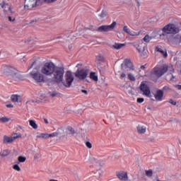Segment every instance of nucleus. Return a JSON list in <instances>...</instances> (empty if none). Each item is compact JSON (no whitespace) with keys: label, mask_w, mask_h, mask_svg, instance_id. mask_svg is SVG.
I'll return each mask as SVG.
<instances>
[{"label":"nucleus","mask_w":181,"mask_h":181,"mask_svg":"<svg viewBox=\"0 0 181 181\" xmlns=\"http://www.w3.org/2000/svg\"><path fill=\"white\" fill-rule=\"evenodd\" d=\"M18 128H20V129H22V127L21 126H18Z\"/></svg>","instance_id":"53"},{"label":"nucleus","mask_w":181,"mask_h":181,"mask_svg":"<svg viewBox=\"0 0 181 181\" xmlns=\"http://www.w3.org/2000/svg\"><path fill=\"white\" fill-rule=\"evenodd\" d=\"M141 57H143V59H146V57H148V51L147 50H141Z\"/></svg>","instance_id":"32"},{"label":"nucleus","mask_w":181,"mask_h":181,"mask_svg":"<svg viewBox=\"0 0 181 181\" xmlns=\"http://www.w3.org/2000/svg\"><path fill=\"white\" fill-rule=\"evenodd\" d=\"M139 88L141 91L143 92L144 95H146V97H148V98H151V100H153L152 99L153 95H151V89L149 88V86L146 85V83L142 82L140 85Z\"/></svg>","instance_id":"8"},{"label":"nucleus","mask_w":181,"mask_h":181,"mask_svg":"<svg viewBox=\"0 0 181 181\" xmlns=\"http://www.w3.org/2000/svg\"><path fill=\"white\" fill-rule=\"evenodd\" d=\"M0 6L4 9V12H11V6L5 3L4 1L0 0Z\"/></svg>","instance_id":"13"},{"label":"nucleus","mask_w":181,"mask_h":181,"mask_svg":"<svg viewBox=\"0 0 181 181\" xmlns=\"http://www.w3.org/2000/svg\"><path fill=\"white\" fill-rule=\"evenodd\" d=\"M44 2L46 4H53L54 2H56L57 0H43Z\"/></svg>","instance_id":"41"},{"label":"nucleus","mask_w":181,"mask_h":181,"mask_svg":"<svg viewBox=\"0 0 181 181\" xmlns=\"http://www.w3.org/2000/svg\"><path fill=\"white\" fill-rule=\"evenodd\" d=\"M25 161H26V157H23L22 156H20L18 158L17 163H18V165H19V163H22L25 162Z\"/></svg>","instance_id":"27"},{"label":"nucleus","mask_w":181,"mask_h":181,"mask_svg":"<svg viewBox=\"0 0 181 181\" xmlns=\"http://www.w3.org/2000/svg\"><path fill=\"white\" fill-rule=\"evenodd\" d=\"M115 26H117V22L113 21L111 25H100L97 28V32H110L115 29Z\"/></svg>","instance_id":"7"},{"label":"nucleus","mask_w":181,"mask_h":181,"mask_svg":"<svg viewBox=\"0 0 181 181\" xmlns=\"http://www.w3.org/2000/svg\"><path fill=\"white\" fill-rule=\"evenodd\" d=\"M124 46H125V44L115 43V45H112V49H116V50H119V49H122Z\"/></svg>","instance_id":"21"},{"label":"nucleus","mask_w":181,"mask_h":181,"mask_svg":"<svg viewBox=\"0 0 181 181\" xmlns=\"http://www.w3.org/2000/svg\"><path fill=\"white\" fill-rule=\"evenodd\" d=\"M56 66L53 62H46L41 68V73L45 74V76H49L51 77Z\"/></svg>","instance_id":"4"},{"label":"nucleus","mask_w":181,"mask_h":181,"mask_svg":"<svg viewBox=\"0 0 181 181\" xmlns=\"http://www.w3.org/2000/svg\"><path fill=\"white\" fill-rule=\"evenodd\" d=\"M6 107H7V108H13V105H12V104H7L6 105Z\"/></svg>","instance_id":"46"},{"label":"nucleus","mask_w":181,"mask_h":181,"mask_svg":"<svg viewBox=\"0 0 181 181\" xmlns=\"http://www.w3.org/2000/svg\"><path fill=\"white\" fill-rule=\"evenodd\" d=\"M36 63V62H33L31 65L28 67V70H30V69L33 68L34 64Z\"/></svg>","instance_id":"45"},{"label":"nucleus","mask_w":181,"mask_h":181,"mask_svg":"<svg viewBox=\"0 0 181 181\" xmlns=\"http://www.w3.org/2000/svg\"><path fill=\"white\" fill-rule=\"evenodd\" d=\"M37 0H25L24 8L25 9H33L36 8Z\"/></svg>","instance_id":"10"},{"label":"nucleus","mask_w":181,"mask_h":181,"mask_svg":"<svg viewBox=\"0 0 181 181\" xmlns=\"http://www.w3.org/2000/svg\"><path fill=\"white\" fill-rule=\"evenodd\" d=\"M168 103H170V104H172V105H176V102L175 101H174L173 100H172V99H170L169 100V101H168Z\"/></svg>","instance_id":"43"},{"label":"nucleus","mask_w":181,"mask_h":181,"mask_svg":"<svg viewBox=\"0 0 181 181\" xmlns=\"http://www.w3.org/2000/svg\"><path fill=\"white\" fill-rule=\"evenodd\" d=\"M140 68L141 70H145V65H141Z\"/></svg>","instance_id":"51"},{"label":"nucleus","mask_w":181,"mask_h":181,"mask_svg":"<svg viewBox=\"0 0 181 181\" xmlns=\"http://www.w3.org/2000/svg\"><path fill=\"white\" fill-rule=\"evenodd\" d=\"M9 121H11V119L6 117H0V122H1V124H5V122H9Z\"/></svg>","instance_id":"29"},{"label":"nucleus","mask_w":181,"mask_h":181,"mask_svg":"<svg viewBox=\"0 0 181 181\" xmlns=\"http://www.w3.org/2000/svg\"><path fill=\"white\" fill-rule=\"evenodd\" d=\"M96 59L98 60V62H104V57L102 56L101 54H98L97 57H96Z\"/></svg>","instance_id":"35"},{"label":"nucleus","mask_w":181,"mask_h":181,"mask_svg":"<svg viewBox=\"0 0 181 181\" xmlns=\"http://www.w3.org/2000/svg\"><path fill=\"white\" fill-rule=\"evenodd\" d=\"M128 78L129 80H130L131 81H135L136 78L135 76H134V75L129 74H128Z\"/></svg>","instance_id":"37"},{"label":"nucleus","mask_w":181,"mask_h":181,"mask_svg":"<svg viewBox=\"0 0 181 181\" xmlns=\"http://www.w3.org/2000/svg\"><path fill=\"white\" fill-rule=\"evenodd\" d=\"M123 30L126 33H128V35H130V36H138V34L134 31H131L129 28H128V26L125 25L123 27Z\"/></svg>","instance_id":"17"},{"label":"nucleus","mask_w":181,"mask_h":181,"mask_svg":"<svg viewBox=\"0 0 181 181\" xmlns=\"http://www.w3.org/2000/svg\"><path fill=\"white\" fill-rule=\"evenodd\" d=\"M36 138H42L43 139H47V133H41L37 135Z\"/></svg>","instance_id":"30"},{"label":"nucleus","mask_w":181,"mask_h":181,"mask_svg":"<svg viewBox=\"0 0 181 181\" xmlns=\"http://www.w3.org/2000/svg\"><path fill=\"white\" fill-rule=\"evenodd\" d=\"M12 138L13 141H15V139H18V138H22V134L21 133H16Z\"/></svg>","instance_id":"34"},{"label":"nucleus","mask_w":181,"mask_h":181,"mask_svg":"<svg viewBox=\"0 0 181 181\" xmlns=\"http://www.w3.org/2000/svg\"><path fill=\"white\" fill-rule=\"evenodd\" d=\"M151 40H152V37L149 36V35H146L141 41L146 42V43H149Z\"/></svg>","instance_id":"25"},{"label":"nucleus","mask_w":181,"mask_h":181,"mask_svg":"<svg viewBox=\"0 0 181 181\" xmlns=\"http://www.w3.org/2000/svg\"><path fill=\"white\" fill-rule=\"evenodd\" d=\"M67 130L69 131V134L72 136L74 135V134H76V130L74 129V128L70 126L67 127Z\"/></svg>","instance_id":"31"},{"label":"nucleus","mask_w":181,"mask_h":181,"mask_svg":"<svg viewBox=\"0 0 181 181\" xmlns=\"http://www.w3.org/2000/svg\"><path fill=\"white\" fill-rule=\"evenodd\" d=\"M154 97L156 101H162L163 99V90H157L156 94H154Z\"/></svg>","instance_id":"15"},{"label":"nucleus","mask_w":181,"mask_h":181,"mask_svg":"<svg viewBox=\"0 0 181 181\" xmlns=\"http://www.w3.org/2000/svg\"><path fill=\"white\" fill-rule=\"evenodd\" d=\"M134 47H136L139 53H141V50H145V47H146V43L144 42V41H141L139 44H136Z\"/></svg>","instance_id":"14"},{"label":"nucleus","mask_w":181,"mask_h":181,"mask_svg":"<svg viewBox=\"0 0 181 181\" xmlns=\"http://www.w3.org/2000/svg\"><path fill=\"white\" fill-rule=\"evenodd\" d=\"M4 72L6 76H11V77L14 78V80H21L22 78L21 72L12 66H6Z\"/></svg>","instance_id":"5"},{"label":"nucleus","mask_w":181,"mask_h":181,"mask_svg":"<svg viewBox=\"0 0 181 181\" xmlns=\"http://www.w3.org/2000/svg\"><path fill=\"white\" fill-rule=\"evenodd\" d=\"M136 101L139 104H142L145 101V99L144 98H138Z\"/></svg>","instance_id":"39"},{"label":"nucleus","mask_w":181,"mask_h":181,"mask_svg":"<svg viewBox=\"0 0 181 181\" xmlns=\"http://www.w3.org/2000/svg\"><path fill=\"white\" fill-rule=\"evenodd\" d=\"M86 146H87V148H88L89 149H91V148H93V145L91 144V143L90 141H86Z\"/></svg>","instance_id":"40"},{"label":"nucleus","mask_w":181,"mask_h":181,"mask_svg":"<svg viewBox=\"0 0 181 181\" xmlns=\"http://www.w3.org/2000/svg\"><path fill=\"white\" fill-rule=\"evenodd\" d=\"M124 62L125 69H129V70H134V64H132L131 59H126Z\"/></svg>","instance_id":"16"},{"label":"nucleus","mask_w":181,"mask_h":181,"mask_svg":"<svg viewBox=\"0 0 181 181\" xmlns=\"http://www.w3.org/2000/svg\"><path fill=\"white\" fill-rule=\"evenodd\" d=\"M173 71H175V69H173Z\"/></svg>","instance_id":"58"},{"label":"nucleus","mask_w":181,"mask_h":181,"mask_svg":"<svg viewBox=\"0 0 181 181\" xmlns=\"http://www.w3.org/2000/svg\"><path fill=\"white\" fill-rule=\"evenodd\" d=\"M51 97L54 98V97H57V95H59V92L57 91H54L52 93H49Z\"/></svg>","instance_id":"38"},{"label":"nucleus","mask_w":181,"mask_h":181,"mask_svg":"<svg viewBox=\"0 0 181 181\" xmlns=\"http://www.w3.org/2000/svg\"><path fill=\"white\" fill-rule=\"evenodd\" d=\"M8 21H9V22H15L16 18H12L11 16H8Z\"/></svg>","instance_id":"44"},{"label":"nucleus","mask_w":181,"mask_h":181,"mask_svg":"<svg viewBox=\"0 0 181 181\" xmlns=\"http://www.w3.org/2000/svg\"><path fill=\"white\" fill-rule=\"evenodd\" d=\"M107 11L103 10L101 12V13L99 15L100 19H104V18L107 16Z\"/></svg>","instance_id":"33"},{"label":"nucleus","mask_w":181,"mask_h":181,"mask_svg":"<svg viewBox=\"0 0 181 181\" xmlns=\"http://www.w3.org/2000/svg\"><path fill=\"white\" fill-rule=\"evenodd\" d=\"M88 76V71L87 69H78L75 73V77L79 80H86Z\"/></svg>","instance_id":"9"},{"label":"nucleus","mask_w":181,"mask_h":181,"mask_svg":"<svg viewBox=\"0 0 181 181\" xmlns=\"http://www.w3.org/2000/svg\"><path fill=\"white\" fill-rule=\"evenodd\" d=\"M64 67L63 66H55L54 71L51 76L52 81L53 83L57 84H60L62 83L64 87L69 88L71 86V83L74 81V75L71 73V71H67L65 74V81H64Z\"/></svg>","instance_id":"1"},{"label":"nucleus","mask_w":181,"mask_h":181,"mask_svg":"<svg viewBox=\"0 0 181 181\" xmlns=\"http://www.w3.org/2000/svg\"><path fill=\"white\" fill-rule=\"evenodd\" d=\"M98 175H99L98 176V177H101V176H103V171L99 170Z\"/></svg>","instance_id":"48"},{"label":"nucleus","mask_w":181,"mask_h":181,"mask_svg":"<svg viewBox=\"0 0 181 181\" xmlns=\"http://www.w3.org/2000/svg\"><path fill=\"white\" fill-rule=\"evenodd\" d=\"M44 122L45 124H49V120H47V119H44Z\"/></svg>","instance_id":"52"},{"label":"nucleus","mask_w":181,"mask_h":181,"mask_svg":"<svg viewBox=\"0 0 181 181\" xmlns=\"http://www.w3.org/2000/svg\"><path fill=\"white\" fill-rule=\"evenodd\" d=\"M78 66H80V64H78L76 65V67H78Z\"/></svg>","instance_id":"55"},{"label":"nucleus","mask_w":181,"mask_h":181,"mask_svg":"<svg viewBox=\"0 0 181 181\" xmlns=\"http://www.w3.org/2000/svg\"><path fill=\"white\" fill-rule=\"evenodd\" d=\"M30 122V127H32V128H33L34 129H37V125L36 124V122L35 120H29Z\"/></svg>","instance_id":"26"},{"label":"nucleus","mask_w":181,"mask_h":181,"mask_svg":"<svg viewBox=\"0 0 181 181\" xmlns=\"http://www.w3.org/2000/svg\"><path fill=\"white\" fill-rule=\"evenodd\" d=\"M13 141V139L12 136H8L5 135L3 139V143L4 144H12Z\"/></svg>","instance_id":"18"},{"label":"nucleus","mask_w":181,"mask_h":181,"mask_svg":"<svg viewBox=\"0 0 181 181\" xmlns=\"http://www.w3.org/2000/svg\"><path fill=\"white\" fill-rule=\"evenodd\" d=\"M145 172H146V176H147V177H152V176L153 175V171H152L151 169L146 170Z\"/></svg>","instance_id":"28"},{"label":"nucleus","mask_w":181,"mask_h":181,"mask_svg":"<svg viewBox=\"0 0 181 181\" xmlns=\"http://www.w3.org/2000/svg\"><path fill=\"white\" fill-rule=\"evenodd\" d=\"M19 98H21V96L18 95H12L11 97V100L13 103H21V100H19Z\"/></svg>","instance_id":"20"},{"label":"nucleus","mask_w":181,"mask_h":181,"mask_svg":"<svg viewBox=\"0 0 181 181\" xmlns=\"http://www.w3.org/2000/svg\"><path fill=\"white\" fill-rule=\"evenodd\" d=\"M172 77H173V78H175V76H173V75H172Z\"/></svg>","instance_id":"57"},{"label":"nucleus","mask_w":181,"mask_h":181,"mask_svg":"<svg viewBox=\"0 0 181 181\" xmlns=\"http://www.w3.org/2000/svg\"><path fill=\"white\" fill-rule=\"evenodd\" d=\"M175 88H177V90H181V85H175Z\"/></svg>","instance_id":"49"},{"label":"nucleus","mask_w":181,"mask_h":181,"mask_svg":"<svg viewBox=\"0 0 181 181\" xmlns=\"http://www.w3.org/2000/svg\"><path fill=\"white\" fill-rule=\"evenodd\" d=\"M168 70H169V67L166 65L153 68L150 74V79L152 80V81H158V78L162 77Z\"/></svg>","instance_id":"2"},{"label":"nucleus","mask_w":181,"mask_h":181,"mask_svg":"<svg viewBox=\"0 0 181 181\" xmlns=\"http://www.w3.org/2000/svg\"><path fill=\"white\" fill-rule=\"evenodd\" d=\"M118 179L122 181H128V173L124 171H119L116 173Z\"/></svg>","instance_id":"11"},{"label":"nucleus","mask_w":181,"mask_h":181,"mask_svg":"<svg viewBox=\"0 0 181 181\" xmlns=\"http://www.w3.org/2000/svg\"><path fill=\"white\" fill-rule=\"evenodd\" d=\"M89 77L93 81H98V76L95 75V72H90Z\"/></svg>","instance_id":"22"},{"label":"nucleus","mask_w":181,"mask_h":181,"mask_svg":"<svg viewBox=\"0 0 181 181\" xmlns=\"http://www.w3.org/2000/svg\"><path fill=\"white\" fill-rule=\"evenodd\" d=\"M76 36H80V34H78V33H76Z\"/></svg>","instance_id":"54"},{"label":"nucleus","mask_w":181,"mask_h":181,"mask_svg":"<svg viewBox=\"0 0 181 181\" xmlns=\"http://www.w3.org/2000/svg\"><path fill=\"white\" fill-rule=\"evenodd\" d=\"M162 32L167 35H176V33H179V28L175 24H168L163 28Z\"/></svg>","instance_id":"6"},{"label":"nucleus","mask_w":181,"mask_h":181,"mask_svg":"<svg viewBox=\"0 0 181 181\" xmlns=\"http://www.w3.org/2000/svg\"><path fill=\"white\" fill-rule=\"evenodd\" d=\"M157 52H160V54H163L164 57H168V52H166V50L162 49V48L156 47Z\"/></svg>","instance_id":"23"},{"label":"nucleus","mask_w":181,"mask_h":181,"mask_svg":"<svg viewBox=\"0 0 181 181\" xmlns=\"http://www.w3.org/2000/svg\"><path fill=\"white\" fill-rule=\"evenodd\" d=\"M81 93H83V94H86V95H87V94H88V92L86 90L82 89Z\"/></svg>","instance_id":"47"},{"label":"nucleus","mask_w":181,"mask_h":181,"mask_svg":"<svg viewBox=\"0 0 181 181\" xmlns=\"http://www.w3.org/2000/svg\"><path fill=\"white\" fill-rule=\"evenodd\" d=\"M136 1H137L138 5H139V1H138V0H136Z\"/></svg>","instance_id":"56"},{"label":"nucleus","mask_w":181,"mask_h":181,"mask_svg":"<svg viewBox=\"0 0 181 181\" xmlns=\"http://www.w3.org/2000/svg\"><path fill=\"white\" fill-rule=\"evenodd\" d=\"M64 134V130H63V128H59L56 132L47 134V138H54V136H57V135H63Z\"/></svg>","instance_id":"12"},{"label":"nucleus","mask_w":181,"mask_h":181,"mask_svg":"<svg viewBox=\"0 0 181 181\" xmlns=\"http://www.w3.org/2000/svg\"><path fill=\"white\" fill-rule=\"evenodd\" d=\"M13 169H14V170H17V172H21V167H19V165L18 164H15L13 165Z\"/></svg>","instance_id":"36"},{"label":"nucleus","mask_w":181,"mask_h":181,"mask_svg":"<svg viewBox=\"0 0 181 181\" xmlns=\"http://www.w3.org/2000/svg\"><path fill=\"white\" fill-rule=\"evenodd\" d=\"M30 76L33 78L36 83H45V75L40 71L38 67H35L30 73Z\"/></svg>","instance_id":"3"},{"label":"nucleus","mask_w":181,"mask_h":181,"mask_svg":"<svg viewBox=\"0 0 181 181\" xmlns=\"http://www.w3.org/2000/svg\"><path fill=\"white\" fill-rule=\"evenodd\" d=\"M136 128H137V132L139 134H142L146 132V127L145 126L138 125Z\"/></svg>","instance_id":"19"},{"label":"nucleus","mask_w":181,"mask_h":181,"mask_svg":"<svg viewBox=\"0 0 181 181\" xmlns=\"http://www.w3.org/2000/svg\"><path fill=\"white\" fill-rule=\"evenodd\" d=\"M37 22H39V19H34V20H31V21L29 23L30 25H33V23H37Z\"/></svg>","instance_id":"42"},{"label":"nucleus","mask_w":181,"mask_h":181,"mask_svg":"<svg viewBox=\"0 0 181 181\" xmlns=\"http://www.w3.org/2000/svg\"><path fill=\"white\" fill-rule=\"evenodd\" d=\"M11 151L9 150H4L0 153V156H2L3 158H5V156H8L10 155Z\"/></svg>","instance_id":"24"},{"label":"nucleus","mask_w":181,"mask_h":181,"mask_svg":"<svg viewBox=\"0 0 181 181\" xmlns=\"http://www.w3.org/2000/svg\"><path fill=\"white\" fill-rule=\"evenodd\" d=\"M126 74H122L120 76V78H124V77H126Z\"/></svg>","instance_id":"50"}]
</instances>
